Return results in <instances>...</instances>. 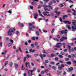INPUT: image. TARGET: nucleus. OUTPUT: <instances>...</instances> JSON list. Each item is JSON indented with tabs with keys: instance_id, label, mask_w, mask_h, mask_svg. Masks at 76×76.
<instances>
[{
	"instance_id": "obj_15",
	"label": "nucleus",
	"mask_w": 76,
	"mask_h": 76,
	"mask_svg": "<svg viewBox=\"0 0 76 76\" xmlns=\"http://www.w3.org/2000/svg\"><path fill=\"white\" fill-rule=\"evenodd\" d=\"M58 69L59 70H61L62 67H61L60 65H58Z\"/></svg>"
},
{
	"instance_id": "obj_53",
	"label": "nucleus",
	"mask_w": 76,
	"mask_h": 76,
	"mask_svg": "<svg viewBox=\"0 0 76 76\" xmlns=\"http://www.w3.org/2000/svg\"><path fill=\"white\" fill-rule=\"evenodd\" d=\"M43 14H44L45 16H46L47 15V14L45 13V12H43Z\"/></svg>"
},
{
	"instance_id": "obj_40",
	"label": "nucleus",
	"mask_w": 76,
	"mask_h": 76,
	"mask_svg": "<svg viewBox=\"0 0 76 76\" xmlns=\"http://www.w3.org/2000/svg\"><path fill=\"white\" fill-rule=\"evenodd\" d=\"M50 64H55V63L54 62H53V61H51L50 62Z\"/></svg>"
},
{
	"instance_id": "obj_20",
	"label": "nucleus",
	"mask_w": 76,
	"mask_h": 76,
	"mask_svg": "<svg viewBox=\"0 0 76 76\" xmlns=\"http://www.w3.org/2000/svg\"><path fill=\"white\" fill-rule=\"evenodd\" d=\"M31 3L32 4H37L36 2L35 1H33V2H31Z\"/></svg>"
},
{
	"instance_id": "obj_27",
	"label": "nucleus",
	"mask_w": 76,
	"mask_h": 76,
	"mask_svg": "<svg viewBox=\"0 0 76 76\" xmlns=\"http://www.w3.org/2000/svg\"><path fill=\"white\" fill-rule=\"evenodd\" d=\"M48 7H49V8H50V9H53V7L51 6H48Z\"/></svg>"
},
{
	"instance_id": "obj_31",
	"label": "nucleus",
	"mask_w": 76,
	"mask_h": 76,
	"mask_svg": "<svg viewBox=\"0 0 76 76\" xmlns=\"http://www.w3.org/2000/svg\"><path fill=\"white\" fill-rule=\"evenodd\" d=\"M58 57H60V58H62L63 57L61 55H58Z\"/></svg>"
},
{
	"instance_id": "obj_23",
	"label": "nucleus",
	"mask_w": 76,
	"mask_h": 76,
	"mask_svg": "<svg viewBox=\"0 0 76 76\" xmlns=\"http://www.w3.org/2000/svg\"><path fill=\"white\" fill-rule=\"evenodd\" d=\"M45 73V71H42L41 72V75H44Z\"/></svg>"
},
{
	"instance_id": "obj_32",
	"label": "nucleus",
	"mask_w": 76,
	"mask_h": 76,
	"mask_svg": "<svg viewBox=\"0 0 76 76\" xmlns=\"http://www.w3.org/2000/svg\"><path fill=\"white\" fill-rule=\"evenodd\" d=\"M36 34L37 35H39V32L38 31H37L36 32Z\"/></svg>"
},
{
	"instance_id": "obj_3",
	"label": "nucleus",
	"mask_w": 76,
	"mask_h": 76,
	"mask_svg": "<svg viewBox=\"0 0 76 76\" xmlns=\"http://www.w3.org/2000/svg\"><path fill=\"white\" fill-rule=\"evenodd\" d=\"M73 67H70V68L68 69L67 71L68 72H70L71 71H72L73 70Z\"/></svg>"
},
{
	"instance_id": "obj_18",
	"label": "nucleus",
	"mask_w": 76,
	"mask_h": 76,
	"mask_svg": "<svg viewBox=\"0 0 76 76\" xmlns=\"http://www.w3.org/2000/svg\"><path fill=\"white\" fill-rule=\"evenodd\" d=\"M66 28H68V29H71V27H70V26L69 25H67L66 26Z\"/></svg>"
},
{
	"instance_id": "obj_36",
	"label": "nucleus",
	"mask_w": 76,
	"mask_h": 76,
	"mask_svg": "<svg viewBox=\"0 0 76 76\" xmlns=\"http://www.w3.org/2000/svg\"><path fill=\"white\" fill-rule=\"evenodd\" d=\"M34 56L35 57H38V54H34Z\"/></svg>"
},
{
	"instance_id": "obj_45",
	"label": "nucleus",
	"mask_w": 76,
	"mask_h": 76,
	"mask_svg": "<svg viewBox=\"0 0 76 76\" xmlns=\"http://www.w3.org/2000/svg\"><path fill=\"white\" fill-rule=\"evenodd\" d=\"M55 13L57 14H60V12H57V11H55Z\"/></svg>"
},
{
	"instance_id": "obj_57",
	"label": "nucleus",
	"mask_w": 76,
	"mask_h": 76,
	"mask_svg": "<svg viewBox=\"0 0 76 76\" xmlns=\"http://www.w3.org/2000/svg\"><path fill=\"white\" fill-rule=\"evenodd\" d=\"M43 31L44 32H45V33H46L47 32V31L45 30H43Z\"/></svg>"
},
{
	"instance_id": "obj_43",
	"label": "nucleus",
	"mask_w": 76,
	"mask_h": 76,
	"mask_svg": "<svg viewBox=\"0 0 76 76\" xmlns=\"http://www.w3.org/2000/svg\"><path fill=\"white\" fill-rule=\"evenodd\" d=\"M65 61H69V58H65Z\"/></svg>"
},
{
	"instance_id": "obj_56",
	"label": "nucleus",
	"mask_w": 76,
	"mask_h": 76,
	"mask_svg": "<svg viewBox=\"0 0 76 76\" xmlns=\"http://www.w3.org/2000/svg\"><path fill=\"white\" fill-rule=\"evenodd\" d=\"M30 9H34V7L32 6H30Z\"/></svg>"
},
{
	"instance_id": "obj_63",
	"label": "nucleus",
	"mask_w": 76,
	"mask_h": 76,
	"mask_svg": "<svg viewBox=\"0 0 76 76\" xmlns=\"http://www.w3.org/2000/svg\"><path fill=\"white\" fill-rule=\"evenodd\" d=\"M67 12H71V11L70 10H67Z\"/></svg>"
},
{
	"instance_id": "obj_4",
	"label": "nucleus",
	"mask_w": 76,
	"mask_h": 76,
	"mask_svg": "<svg viewBox=\"0 0 76 76\" xmlns=\"http://www.w3.org/2000/svg\"><path fill=\"white\" fill-rule=\"evenodd\" d=\"M39 56L41 57L42 60L43 59L42 58L43 57H46V55H45V54H43V55H42L41 53H40L39 54Z\"/></svg>"
},
{
	"instance_id": "obj_38",
	"label": "nucleus",
	"mask_w": 76,
	"mask_h": 76,
	"mask_svg": "<svg viewBox=\"0 0 76 76\" xmlns=\"http://www.w3.org/2000/svg\"><path fill=\"white\" fill-rule=\"evenodd\" d=\"M8 63V61H6L5 62V65L4 66H6V65Z\"/></svg>"
},
{
	"instance_id": "obj_16",
	"label": "nucleus",
	"mask_w": 76,
	"mask_h": 76,
	"mask_svg": "<svg viewBox=\"0 0 76 76\" xmlns=\"http://www.w3.org/2000/svg\"><path fill=\"white\" fill-rule=\"evenodd\" d=\"M38 12H39V15L40 16H42V17H44V16L43 15H42V14L41 13V12H40V11L38 10Z\"/></svg>"
},
{
	"instance_id": "obj_41",
	"label": "nucleus",
	"mask_w": 76,
	"mask_h": 76,
	"mask_svg": "<svg viewBox=\"0 0 76 76\" xmlns=\"http://www.w3.org/2000/svg\"><path fill=\"white\" fill-rule=\"evenodd\" d=\"M72 15H76V11H75L73 12Z\"/></svg>"
},
{
	"instance_id": "obj_24",
	"label": "nucleus",
	"mask_w": 76,
	"mask_h": 76,
	"mask_svg": "<svg viewBox=\"0 0 76 76\" xmlns=\"http://www.w3.org/2000/svg\"><path fill=\"white\" fill-rule=\"evenodd\" d=\"M43 7H48V6L47 5L44 4L43 5Z\"/></svg>"
},
{
	"instance_id": "obj_42",
	"label": "nucleus",
	"mask_w": 76,
	"mask_h": 76,
	"mask_svg": "<svg viewBox=\"0 0 76 76\" xmlns=\"http://www.w3.org/2000/svg\"><path fill=\"white\" fill-rule=\"evenodd\" d=\"M12 43H9L8 45V47H10V46H11V45H12Z\"/></svg>"
},
{
	"instance_id": "obj_25",
	"label": "nucleus",
	"mask_w": 76,
	"mask_h": 76,
	"mask_svg": "<svg viewBox=\"0 0 76 76\" xmlns=\"http://www.w3.org/2000/svg\"><path fill=\"white\" fill-rule=\"evenodd\" d=\"M6 40L7 41H9V38L8 37H6Z\"/></svg>"
},
{
	"instance_id": "obj_9",
	"label": "nucleus",
	"mask_w": 76,
	"mask_h": 76,
	"mask_svg": "<svg viewBox=\"0 0 76 76\" xmlns=\"http://www.w3.org/2000/svg\"><path fill=\"white\" fill-rule=\"evenodd\" d=\"M26 58H31V56L27 54L26 55Z\"/></svg>"
},
{
	"instance_id": "obj_8",
	"label": "nucleus",
	"mask_w": 76,
	"mask_h": 76,
	"mask_svg": "<svg viewBox=\"0 0 76 76\" xmlns=\"http://www.w3.org/2000/svg\"><path fill=\"white\" fill-rule=\"evenodd\" d=\"M44 10H45V11H46V10H47L48 11V12L51 11V10H50V9H48V8H47L46 7H44Z\"/></svg>"
},
{
	"instance_id": "obj_14",
	"label": "nucleus",
	"mask_w": 76,
	"mask_h": 76,
	"mask_svg": "<svg viewBox=\"0 0 76 76\" xmlns=\"http://www.w3.org/2000/svg\"><path fill=\"white\" fill-rule=\"evenodd\" d=\"M8 34L10 35H12V32H11V31L9 30L8 32Z\"/></svg>"
},
{
	"instance_id": "obj_10",
	"label": "nucleus",
	"mask_w": 76,
	"mask_h": 76,
	"mask_svg": "<svg viewBox=\"0 0 76 76\" xmlns=\"http://www.w3.org/2000/svg\"><path fill=\"white\" fill-rule=\"evenodd\" d=\"M65 23H68V24H70L71 23V22H69V21H65L64 22Z\"/></svg>"
},
{
	"instance_id": "obj_29",
	"label": "nucleus",
	"mask_w": 76,
	"mask_h": 76,
	"mask_svg": "<svg viewBox=\"0 0 76 76\" xmlns=\"http://www.w3.org/2000/svg\"><path fill=\"white\" fill-rule=\"evenodd\" d=\"M49 72L48 69H46L45 70V73H48Z\"/></svg>"
},
{
	"instance_id": "obj_64",
	"label": "nucleus",
	"mask_w": 76,
	"mask_h": 76,
	"mask_svg": "<svg viewBox=\"0 0 76 76\" xmlns=\"http://www.w3.org/2000/svg\"><path fill=\"white\" fill-rule=\"evenodd\" d=\"M27 74L26 73H24L23 75V76H27Z\"/></svg>"
},
{
	"instance_id": "obj_19",
	"label": "nucleus",
	"mask_w": 76,
	"mask_h": 76,
	"mask_svg": "<svg viewBox=\"0 0 76 76\" xmlns=\"http://www.w3.org/2000/svg\"><path fill=\"white\" fill-rule=\"evenodd\" d=\"M18 66H19V65L18 64H15V68H18Z\"/></svg>"
},
{
	"instance_id": "obj_37",
	"label": "nucleus",
	"mask_w": 76,
	"mask_h": 76,
	"mask_svg": "<svg viewBox=\"0 0 76 76\" xmlns=\"http://www.w3.org/2000/svg\"><path fill=\"white\" fill-rule=\"evenodd\" d=\"M63 4H59L58 5V6H60V7H63Z\"/></svg>"
},
{
	"instance_id": "obj_47",
	"label": "nucleus",
	"mask_w": 76,
	"mask_h": 76,
	"mask_svg": "<svg viewBox=\"0 0 76 76\" xmlns=\"http://www.w3.org/2000/svg\"><path fill=\"white\" fill-rule=\"evenodd\" d=\"M10 42H11L10 43H11V44H13V41L12 39H11L10 40Z\"/></svg>"
},
{
	"instance_id": "obj_11",
	"label": "nucleus",
	"mask_w": 76,
	"mask_h": 76,
	"mask_svg": "<svg viewBox=\"0 0 76 76\" xmlns=\"http://www.w3.org/2000/svg\"><path fill=\"white\" fill-rule=\"evenodd\" d=\"M7 52V50H5L4 51V52H2L1 54H2V55L5 54Z\"/></svg>"
},
{
	"instance_id": "obj_2",
	"label": "nucleus",
	"mask_w": 76,
	"mask_h": 76,
	"mask_svg": "<svg viewBox=\"0 0 76 76\" xmlns=\"http://www.w3.org/2000/svg\"><path fill=\"white\" fill-rule=\"evenodd\" d=\"M62 44H61V42H59L57 44L56 46L55 47H57V48H61V45Z\"/></svg>"
},
{
	"instance_id": "obj_28",
	"label": "nucleus",
	"mask_w": 76,
	"mask_h": 76,
	"mask_svg": "<svg viewBox=\"0 0 76 76\" xmlns=\"http://www.w3.org/2000/svg\"><path fill=\"white\" fill-rule=\"evenodd\" d=\"M64 53L63 52H61V55H62L63 56V55H64Z\"/></svg>"
},
{
	"instance_id": "obj_61",
	"label": "nucleus",
	"mask_w": 76,
	"mask_h": 76,
	"mask_svg": "<svg viewBox=\"0 0 76 76\" xmlns=\"http://www.w3.org/2000/svg\"><path fill=\"white\" fill-rule=\"evenodd\" d=\"M12 64H13V63L12 62H11L10 63V66H11V67H12Z\"/></svg>"
},
{
	"instance_id": "obj_12",
	"label": "nucleus",
	"mask_w": 76,
	"mask_h": 76,
	"mask_svg": "<svg viewBox=\"0 0 76 76\" xmlns=\"http://www.w3.org/2000/svg\"><path fill=\"white\" fill-rule=\"evenodd\" d=\"M29 52H32V53H34V52H35V50H32V49H30L29 50Z\"/></svg>"
},
{
	"instance_id": "obj_39",
	"label": "nucleus",
	"mask_w": 76,
	"mask_h": 76,
	"mask_svg": "<svg viewBox=\"0 0 76 76\" xmlns=\"http://www.w3.org/2000/svg\"><path fill=\"white\" fill-rule=\"evenodd\" d=\"M52 69H53V70H56V67L54 66H53L52 67Z\"/></svg>"
},
{
	"instance_id": "obj_49",
	"label": "nucleus",
	"mask_w": 76,
	"mask_h": 76,
	"mask_svg": "<svg viewBox=\"0 0 76 76\" xmlns=\"http://www.w3.org/2000/svg\"><path fill=\"white\" fill-rule=\"evenodd\" d=\"M54 28H53L52 29V30L51 31V33L53 34V33H54Z\"/></svg>"
},
{
	"instance_id": "obj_35",
	"label": "nucleus",
	"mask_w": 76,
	"mask_h": 76,
	"mask_svg": "<svg viewBox=\"0 0 76 76\" xmlns=\"http://www.w3.org/2000/svg\"><path fill=\"white\" fill-rule=\"evenodd\" d=\"M31 39L32 40H33V41H35V38L34 37H32Z\"/></svg>"
},
{
	"instance_id": "obj_54",
	"label": "nucleus",
	"mask_w": 76,
	"mask_h": 76,
	"mask_svg": "<svg viewBox=\"0 0 76 76\" xmlns=\"http://www.w3.org/2000/svg\"><path fill=\"white\" fill-rule=\"evenodd\" d=\"M55 60H57V61H58V58L57 57L55 58Z\"/></svg>"
},
{
	"instance_id": "obj_51",
	"label": "nucleus",
	"mask_w": 76,
	"mask_h": 76,
	"mask_svg": "<svg viewBox=\"0 0 76 76\" xmlns=\"http://www.w3.org/2000/svg\"><path fill=\"white\" fill-rule=\"evenodd\" d=\"M51 16H54V13L53 12H51L50 13Z\"/></svg>"
},
{
	"instance_id": "obj_21",
	"label": "nucleus",
	"mask_w": 76,
	"mask_h": 76,
	"mask_svg": "<svg viewBox=\"0 0 76 76\" xmlns=\"http://www.w3.org/2000/svg\"><path fill=\"white\" fill-rule=\"evenodd\" d=\"M11 32H13V33H14V31H15V29L14 28L11 29Z\"/></svg>"
},
{
	"instance_id": "obj_59",
	"label": "nucleus",
	"mask_w": 76,
	"mask_h": 76,
	"mask_svg": "<svg viewBox=\"0 0 76 76\" xmlns=\"http://www.w3.org/2000/svg\"><path fill=\"white\" fill-rule=\"evenodd\" d=\"M20 26H21V27H23V25L22 24H20Z\"/></svg>"
},
{
	"instance_id": "obj_55",
	"label": "nucleus",
	"mask_w": 76,
	"mask_h": 76,
	"mask_svg": "<svg viewBox=\"0 0 76 76\" xmlns=\"http://www.w3.org/2000/svg\"><path fill=\"white\" fill-rule=\"evenodd\" d=\"M49 62V61L48 60H46L45 61V63H48Z\"/></svg>"
},
{
	"instance_id": "obj_26",
	"label": "nucleus",
	"mask_w": 76,
	"mask_h": 76,
	"mask_svg": "<svg viewBox=\"0 0 76 76\" xmlns=\"http://www.w3.org/2000/svg\"><path fill=\"white\" fill-rule=\"evenodd\" d=\"M61 73V72L60 71H57V73L58 75H59V74Z\"/></svg>"
},
{
	"instance_id": "obj_62",
	"label": "nucleus",
	"mask_w": 76,
	"mask_h": 76,
	"mask_svg": "<svg viewBox=\"0 0 76 76\" xmlns=\"http://www.w3.org/2000/svg\"><path fill=\"white\" fill-rule=\"evenodd\" d=\"M18 50H20V52H22V49H21V48H19Z\"/></svg>"
},
{
	"instance_id": "obj_33",
	"label": "nucleus",
	"mask_w": 76,
	"mask_h": 76,
	"mask_svg": "<svg viewBox=\"0 0 76 76\" xmlns=\"http://www.w3.org/2000/svg\"><path fill=\"white\" fill-rule=\"evenodd\" d=\"M64 41V39H63V37H62V38H61L60 39V41L61 42H62V41Z\"/></svg>"
},
{
	"instance_id": "obj_46",
	"label": "nucleus",
	"mask_w": 76,
	"mask_h": 76,
	"mask_svg": "<svg viewBox=\"0 0 76 76\" xmlns=\"http://www.w3.org/2000/svg\"><path fill=\"white\" fill-rule=\"evenodd\" d=\"M51 57H54V56H55V55H54V54L53 53H51Z\"/></svg>"
},
{
	"instance_id": "obj_30",
	"label": "nucleus",
	"mask_w": 76,
	"mask_h": 76,
	"mask_svg": "<svg viewBox=\"0 0 76 76\" xmlns=\"http://www.w3.org/2000/svg\"><path fill=\"white\" fill-rule=\"evenodd\" d=\"M73 22H72V23L73 24V25H75V22H76V20H72Z\"/></svg>"
},
{
	"instance_id": "obj_22",
	"label": "nucleus",
	"mask_w": 76,
	"mask_h": 76,
	"mask_svg": "<svg viewBox=\"0 0 76 76\" xmlns=\"http://www.w3.org/2000/svg\"><path fill=\"white\" fill-rule=\"evenodd\" d=\"M67 64L70 65L72 64V63L70 61H68L66 63Z\"/></svg>"
},
{
	"instance_id": "obj_17",
	"label": "nucleus",
	"mask_w": 76,
	"mask_h": 76,
	"mask_svg": "<svg viewBox=\"0 0 76 76\" xmlns=\"http://www.w3.org/2000/svg\"><path fill=\"white\" fill-rule=\"evenodd\" d=\"M38 44L37 42H35L34 43V45L35 47H37Z\"/></svg>"
},
{
	"instance_id": "obj_48",
	"label": "nucleus",
	"mask_w": 76,
	"mask_h": 76,
	"mask_svg": "<svg viewBox=\"0 0 76 76\" xmlns=\"http://www.w3.org/2000/svg\"><path fill=\"white\" fill-rule=\"evenodd\" d=\"M35 69H36V68H35V67H34L33 68V70H31V71H32V73H33V72H34V70H35Z\"/></svg>"
},
{
	"instance_id": "obj_50",
	"label": "nucleus",
	"mask_w": 76,
	"mask_h": 76,
	"mask_svg": "<svg viewBox=\"0 0 76 76\" xmlns=\"http://www.w3.org/2000/svg\"><path fill=\"white\" fill-rule=\"evenodd\" d=\"M62 38L64 39H67V37H62Z\"/></svg>"
},
{
	"instance_id": "obj_44",
	"label": "nucleus",
	"mask_w": 76,
	"mask_h": 76,
	"mask_svg": "<svg viewBox=\"0 0 76 76\" xmlns=\"http://www.w3.org/2000/svg\"><path fill=\"white\" fill-rule=\"evenodd\" d=\"M29 29H30L31 31H34L33 29H32V27H29Z\"/></svg>"
},
{
	"instance_id": "obj_52",
	"label": "nucleus",
	"mask_w": 76,
	"mask_h": 76,
	"mask_svg": "<svg viewBox=\"0 0 76 76\" xmlns=\"http://www.w3.org/2000/svg\"><path fill=\"white\" fill-rule=\"evenodd\" d=\"M0 45H1V47H2V45H3V42H1L0 43Z\"/></svg>"
},
{
	"instance_id": "obj_13",
	"label": "nucleus",
	"mask_w": 76,
	"mask_h": 76,
	"mask_svg": "<svg viewBox=\"0 0 76 76\" xmlns=\"http://www.w3.org/2000/svg\"><path fill=\"white\" fill-rule=\"evenodd\" d=\"M21 69L22 70H24V69H25V67L23 66V64L21 66Z\"/></svg>"
},
{
	"instance_id": "obj_58",
	"label": "nucleus",
	"mask_w": 76,
	"mask_h": 76,
	"mask_svg": "<svg viewBox=\"0 0 76 76\" xmlns=\"http://www.w3.org/2000/svg\"><path fill=\"white\" fill-rule=\"evenodd\" d=\"M69 3H73L74 2L73 1H72V0H69Z\"/></svg>"
},
{
	"instance_id": "obj_6",
	"label": "nucleus",
	"mask_w": 76,
	"mask_h": 76,
	"mask_svg": "<svg viewBox=\"0 0 76 76\" xmlns=\"http://www.w3.org/2000/svg\"><path fill=\"white\" fill-rule=\"evenodd\" d=\"M37 16H38V14L36 13L34 14V19H37Z\"/></svg>"
},
{
	"instance_id": "obj_5",
	"label": "nucleus",
	"mask_w": 76,
	"mask_h": 76,
	"mask_svg": "<svg viewBox=\"0 0 76 76\" xmlns=\"http://www.w3.org/2000/svg\"><path fill=\"white\" fill-rule=\"evenodd\" d=\"M71 28L72 29V31H75V30H76V26H72Z\"/></svg>"
},
{
	"instance_id": "obj_34",
	"label": "nucleus",
	"mask_w": 76,
	"mask_h": 76,
	"mask_svg": "<svg viewBox=\"0 0 76 76\" xmlns=\"http://www.w3.org/2000/svg\"><path fill=\"white\" fill-rule=\"evenodd\" d=\"M67 15H65L63 16V19H65V18H67Z\"/></svg>"
},
{
	"instance_id": "obj_1",
	"label": "nucleus",
	"mask_w": 76,
	"mask_h": 76,
	"mask_svg": "<svg viewBox=\"0 0 76 76\" xmlns=\"http://www.w3.org/2000/svg\"><path fill=\"white\" fill-rule=\"evenodd\" d=\"M67 31V30L65 29L64 30L60 31L59 32L61 33V35L63 34V33H64L65 35L67 36V32H66Z\"/></svg>"
},
{
	"instance_id": "obj_60",
	"label": "nucleus",
	"mask_w": 76,
	"mask_h": 76,
	"mask_svg": "<svg viewBox=\"0 0 76 76\" xmlns=\"http://www.w3.org/2000/svg\"><path fill=\"white\" fill-rule=\"evenodd\" d=\"M53 3H52V2H51L49 3V5L48 6H51V5Z\"/></svg>"
},
{
	"instance_id": "obj_7",
	"label": "nucleus",
	"mask_w": 76,
	"mask_h": 76,
	"mask_svg": "<svg viewBox=\"0 0 76 76\" xmlns=\"http://www.w3.org/2000/svg\"><path fill=\"white\" fill-rule=\"evenodd\" d=\"M29 72H30L31 74H29L28 75V76H32L33 75V74L32 73V71H31V70H29Z\"/></svg>"
}]
</instances>
